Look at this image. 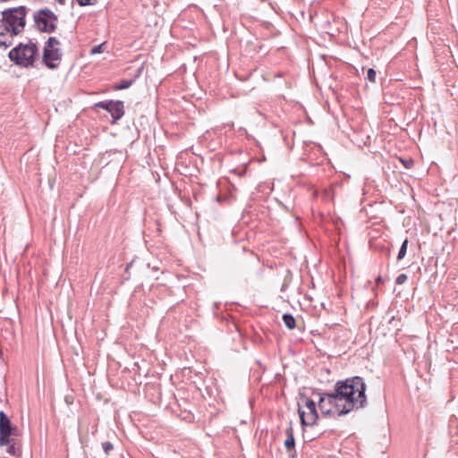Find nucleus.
I'll use <instances>...</instances> for the list:
<instances>
[{
	"label": "nucleus",
	"instance_id": "f257e3e1",
	"mask_svg": "<svg viewBox=\"0 0 458 458\" xmlns=\"http://www.w3.org/2000/svg\"><path fill=\"white\" fill-rule=\"evenodd\" d=\"M365 392L366 384L360 377L338 381L333 393L318 394V408L324 415H346L367 405Z\"/></svg>",
	"mask_w": 458,
	"mask_h": 458
},
{
	"label": "nucleus",
	"instance_id": "f03ea898",
	"mask_svg": "<svg viewBox=\"0 0 458 458\" xmlns=\"http://www.w3.org/2000/svg\"><path fill=\"white\" fill-rule=\"evenodd\" d=\"M27 12V7L23 5L3 11L1 21L5 31L12 35H19L26 25Z\"/></svg>",
	"mask_w": 458,
	"mask_h": 458
},
{
	"label": "nucleus",
	"instance_id": "7ed1b4c3",
	"mask_svg": "<svg viewBox=\"0 0 458 458\" xmlns=\"http://www.w3.org/2000/svg\"><path fill=\"white\" fill-rule=\"evenodd\" d=\"M38 54V47L30 41L27 44L20 43L9 52V58L17 65L29 67L33 65L35 55Z\"/></svg>",
	"mask_w": 458,
	"mask_h": 458
},
{
	"label": "nucleus",
	"instance_id": "20e7f679",
	"mask_svg": "<svg viewBox=\"0 0 458 458\" xmlns=\"http://www.w3.org/2000/svg\"><path fill=\"white\" fill-rule=\"evenodd\" d=\"M33 20L39 31L52 33L56 29L58 18L51 10L46 8L35 12Z\"/></svg>",
	"mask_w": 458,
	"mask_h": 458
},
{
	"label": "nucleus",
	"instance_id": "39448f33",
	"mask_svg": "<svg viewBox=\"0 0 458 458\" xmlns=\"http://www.w3.org/2000/svg\"><path fill=\"white\" fill-rule=\"evenodd\" d=\"M59 45L60 41L55 37H50L46 42L43 53V62L50 69H54L57 66V64L53 62L61 60L62 55L58 48Z\"/></svg>",
	"mask_w": 458,
	"mask_h": 458
},
{
	"label": "nucleus",
	"instance_id": "423d86ee",
	"mask_svg": "<svg viewBox=\"0 0 458 458\" xmlns=\"http://www.w3.org/2000/svg\"><path fill=\"white\" fill-rule=\"evenodd\" d=\"M300 399L302 402V404L309 411L307 413L301 410L299 406L298 412L301 419V423L302 426H312L315 424L316 420L318 418V411L316 409V403L313 400L308 398L304 394H301Z\"/></svg>",
	"mask_w": 458,
	"mask_h": 458
},
{
	"label": "nucleus",
	"instance_id": "0eeeda50",
	"mask_svg": "<svg viewBox=\"0 0 458 458\" xmlns=\"http://www.w3.org/2000/svg\"><path fill=\"white\" fill-rule=\"evenodd\" d=\"M95 108L106 110L113 118V123L120 120L124 114V105L121 100L100 101L95 104Z\"/></svg>",
	"mask_w": 458,
	"mask_h": 458
},
{
	"label": "nucleus",
	"instance_id": "6e6552de",
	"mask_svg": "<svg viewBox=\"0 0 458 458\" xmlns=\"http://www.w3.org/2000/svg\"><path fill=\"white\" fill-rule=\"evenodd\" d=\"M16 430V428H13L12 426L11 420L8 418V416L5 414L4 411H0V446H5L9 443H11L12 440H14V438H12L11 437L14 435V432Z\"/></svg>",
	"mask_w": 458,
	"mask_h": 458
},
{
	"label": "nucleus",
	"instance_id": "1a4fd4ad",
	"mask_svg": "<svg viewBox=\"0 0 458 458\" xmlns=\"http://www.w3.org/2000/svg\"><path fill=\"white\" fill-rule=\"evenodd\" d=\"M285 434L287 436V438L284 441V446L287 450H291L294 448L295 445V440L293 437V430L292 428V425L290 424L289 428H286Z\"/></svg>",
	"mask_w": 458,
	"mask_h": 458
},
{
	"label": "nucleus",
	"instance_id": "9d476101",
	"mask_svg": "<svg viewBox=\"0 0 458 458\" xmlns=\"http://www.w3.org/2000/svg\"><path fill=\"white\" fill-rule=\"evenodd\" d=\"M7 453L10 455L20 457L21 455V449L18 446V442L14 439L7 445Z\"/></svg>",
	"mask_w": 458,
	"mask_h": 458
},
{
	"label": "nucleus",
	"instance_id": "9b49d317",
	"mask_svg": "<svg viewBox=\"0 0 458 458\" xmlns=\"http://www.w3.org/2000/svg\"><path fill=\"white\" fill-rule=\"evenodd\" d=\"M14 35L11 33L0 32V47L7 48L13 45V38Z\"/></svg>",
	"mask_w": 458,
	"mask_h": 458
},
{
	"label": "nucleus",
	"instance_id": "f8f14e48",
	"mask_svg": "<svg viewBox=\"0 0 458 458\" xmlns=\"http://www.w3.org/2000/svg\"><path fill=\"white\" fill-rule=\"evenodd\" d=\"M283 321L284 326L288 329H293L295 327V318L293 317V315L289 313H285L283 315Z\"/></svg>",
	"mask_w": 458,
	"mask_h": 458
},
{
	"label": "nucleus",
	"instance_id": "ddd939ff",
	"mask_svg": "<svg viewBox=\"0 0 458 458\" xmlns=\"http://www.w3.org/2000/svg\"><path fill=\"white\" fill-rule=\"evenodd\" d=\"M132 84V81L131 80H122L119 83L114 86V89L122 90L131 87Z\"/></svg>",
	"mask_w": 458,
	"mask_h": 458
},
{
	"label": "nucleus",
	"instance_id": "4468645a",
	"mask_svg": "<svg viewBox=\"0 0 458 458\" xmlns=\"http://www.w3.org/2000/svg\"><path fill=\"white\" fill-rule=\"evenodd\" d=\"M407 247H408V239H405L403 242L401 248L399 250L398 256H397L398 260H401L405 257L406 251H407Z\"/></svg>",
	"mask_w": 458,
	"mask_h": 458
},
{
	"label": "nucleus",
	"instance_id": "2eb2a0df",
	"mask_svg": "<svg viewBox=\"0 0 458 458\" xmlns=\"http://www.w3.org/2000/svg\"><path fill=\"white\" fill-rule=\"evenodd\" d=\"M102 448H103L104 453L106 455H108L110 454V452L114 450V445L111 442L106 441V442L102 443Z\"/></svg>",
	"mask_w": 458,
	"mask_h": 458
},
{
	"label": "nucleus",
	"instance_id": "dca6fc26",
	"mask_svg": "<svg viewBox=\"0 0 458 458\" xmlns=\"http://www.w3.org/2000/svg\"><path fill=\"white\" fill-rule=\"evenodd\" d=\"M106 45V43H101L99 45H97V46H94L91 50H90V54L91 55H96V54H100L104 51V46Z\"/></svg>",
	"mask_w": 458,
	"mask_h": 458
},
{
	"label": "nucleus",
	"instance_id": "f3484780",
	"mask_svg": "<svg viewBox=\"0 0 458 458\" xmlns=\"http://www.w3.org/2000/svg\"><path fill=\"white\" fill-rule=\"evenodd\" d=\"M376 75H377V72H376V71L373 68H369L368 70V72H367V79L370 82H375L376 81Z\"/></svg>",
	"mask_w": 458,
	"mask_h": 458
},
{
	"label": "nucleus",
	"instance_id": "a211bd4d",
	"mask_svg": "<svg viewBox=\"0 0 458 458\" xmlns=\"http://www.w3.org/2000/svg\"><path fill=\"white\" fill-rule=\"evenodd\" d=\"M81 6L94 5L96 0H76Z\"/></svg>",
	"mask_w": 458,
	"mask_h": 458
},
{
	"label": "nucleus",
	"instance_id": "6ab92c4d",
	"mask_svg": "<svg viewBox=\"0 0 458 458\" xmlns=\"http://www.w3.org/2000/svg\"><path fill=\"white\" fill-rule=\"evenodd\" d=\"M408 279V276L407 275L405 274H400L397 277H396V284H404Z\"/></svg>",
	"mask_w": 458,
	"mask_h": 458
},
{
	"label": "nucleus",
	"instance_id": "aec40b11",
	"mask_svg": "<svg viewBox=\"0 0 458 458\" xmlns=\"http://www.w3.org/2000/svg\"><path fill=\"white\" fill-rule=\"evenodd\" d=\"M400 160L406 168H411L413 165V160L411 158H407V159L401 158Z\"/></svg>",
	"mask_w": 458,
	"mask_h": 458
},
{
	"label": "nucleus",
	"instance_id": "412c9836",
	"mask_svg": "<svg viewBox=\"0 0 458 458\" xmlns=\"http://www.w3.org/2000/svg\"><path fill=\"white\" fill-rule=\"evenodd\" d=\"M376 281H377V284H383V283H384V280H383V278H382V276H378L377 277Z\"/></svg>",
	"mask_w": 458,
	"mask_h": 458
},
{
	"label": "nucleus",
	"instance_id": "4be33fe9",
	"mask_svg": "<svg viewBox=\"0 0 458 458\" xmlns=\"http://www.w3.org/2000/svg\"><path fill=\"white\" fill-rule=\"evenodd\" d=\"M131 266H132V263L128 264V265L126 266V267H125V271H126V272H128V271H129V269H131Z\"/></svg>",
	"mask_w": 458,
	"mask_h": 458
},
{
	"label": "nucleus",
	"instance_id": "5701e85b",
	"mask_svg": "<svg viewBox=\"0 0 458 458\" xmlns=\"http://www.w3.org/2000/svg\"><path fill=\"white\" fill-rule=\"evenodd\" d=\"M55 1L58 2L60 4H64L65 0H55Z\"/></svg>",
	"mask_w": 458,
	"mask_h": 458
}]
</instances>
